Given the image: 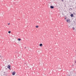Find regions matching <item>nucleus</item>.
<instances>
[{
  "instance_id": "2",
  "label": "nucleus",
  "mask_w": 76,
  "mask_h": 76,
  "mask_svg": "<svg viewBox=\"0 0 76 76\" xmlns=\"http://www.w3.org/2000/svg\"><path fill=\"white\" fill-rule=\"evenodd\" d=\"M7 67L9 69H10V65H9L7 66Z\"/></svg>"
},
{
  "instance_id": "6",
  "label": "nucleus",
  "mask_w": 76,
  "mask_h": 76,
  "mask_svg": "<svg viewBox=\"0 0 76 76\" xmlns=\"http://www.w3.org/2000/svg\"><path fill=\"white\" fill-rule=\"evenodd\" d=\"M39 46H40V47H42V44H40L39 45Z\"/></svg>"
},
{
  "instance_id": "7",
  "label": "nucleus",
  "mask_w": 76,
  "mask_h": 76,
  "mask_svg": "<svg viewBox=\"0 0 76 76\" xmlns=\"http://www.w3.org/2000/svg\"><path fill=\"white\" fill-rule=\"evenodd\" d=\"M18 41H20V40H21V39L18 38Z\"/></svg>"
},
{
  "instance_id": "11",
  "label": "nucleus",
  "mask_w": 76,
  "mask_h": 76,
  "mask_svg": "<svg viewBox=\"0 0 76 76\" xmlns=\"http://www.w3.org/2000/svg\"><path fill=\"white\" fill-rule=\"evenodd\" d=\"M8 25H10V23H9L8 24Z\"/></svg>"
},
{
  "instance_id": "10",
  "label": "nucleus",
  "mask_w": 76,
  "mask_h": 76,
  "mask_svg": "<svg viewBox=\"0 0 76 76\" xmlns=\"http://www.w3.org/2000/svg\"><path fill=\"white\" fill-rule=\"evenodd\" d=\"M0 58H2V56H0Z\"/></svg>"
},
{
  "instance_id": "13",
  "label": "nucleus",
  "mask_w": 76,
  "mask_h": 76,
  "mask_svg": "<svg viewBox=\"0 0 76 76\" xmlns=\"http://www.w3.org/2000/svg\"><path fill=\"white\" fill-rule=\"evenodd\" d=\"M4 73H5V72H4Z\"/></svg>"
},
{
  "instance_id": "5",
  "label": "nucleus",
  "mask_w": 76,
  "mask_h": 76,
  "mask_svg": "<svg viewBox=\"0 0 76 76\" xmlns=\"http://www.w3.org/2000/svg\"><path fill=\"white\" fill-rule=\"evenodd\" d=\"M71 17H73L74 16H73V14H71L70 15Z\"/></svg>"
},
{
  "instance_id": "4",
  "label": "nucleus",
  "mask_w": 76,
  "mask_h": 76,
  "mask_svg": "<svg viewBox=\"0 0 76 76\" xmlns=\"http://www.w3.org/2000/svg\"><path fill=\"white\" fill-rule=\"evenodd\" d=\"M50 7L51 9H53V8H54V7L53 6H50Z\"/></svg>"
},
{
  "instance_id": "12",
  "label": "nucleus",
  "mask_w": 76,
  "mask_h": 76,
  "mask_svg": "<svg viewBox=\"0 0 76 76\" xmlns=\"http://www.w3.org/2000/svg\"><path fill=\"white\" fill-rule=\"evenodd\" d=\"M73 29H75V28H74V27H73Z\"/></svg>"
},
{
  "instance_id": "1",
  "label": "nucleus",
  "mask_w": 76,
  "mask_h": 76,
  "mask_svg": "<svg viewBox=\"0 0 76 76\" xmlns=\"http://www.w3.org/2000/svg\"><path fill=\"white\" fill-rule=\"evenodd\" d=\"M66 22H68V23L70 22V19H67L66 20Z\"/></svg>"
},
{
  "instance_id": "9",
  "label": "nucleus",
  "mask_w": 76,
  "mask_h": 76,
  "mask_svg": "<svg viewBox=\"0 0 76 76\" xmlns=\"http://www.w3.org/2000/svg\"><path fill=\"white\" fill-rule=\"evenodd\" d=\"M36 28H38V26H36Z\"/></svg>"
},
{
  "instance_id": "8",
  "label": "nucleus",
  "mask_w": 76,
  "mask_h": 76,
  "mask_svg": "<svg viewBox=\"0 0 76 76\" xmlns=\"http://www.w3.org/2000/svg\"><path fill=\"white\" fill-rule=\"evenodd\" d=\"M11 33V31H8L9 34H10Z\"/></svg>"
},
{
  "instance_id": "15",
  "label": "nucleus",
  "mask_w": 76,
  "mask_h": 76,
  "mask_svg": "<svg viewBox=\"0 0 76 76\" xmlns=\"http://www.w3.org/2000/svg\"><path fill=\"white\" fill-rule=\"evenodd\" d=\"M26 48V47H25V48Z\"/></svg>"
},
{
  "instance_id": "14",
  "label": "nucleus",
  "mask_w": 76,
  "mask_h": 76,
  "mask_svg": "<svg viewBox=\"0 0 76 76\" xmlns=\"http://www.w3.org/2000/svg\"><path fill=\"white\" fill-rule=\"evenodd\" d=\"M65 19H66V18H65Z\"/></svg>"
},
{
  "instance_id": "3",
  "label": "nucleus",
  "mask_w": 76,
  "mask_h": 76,
  "mask_svg": "<svg viewBox=\"0 0 76 76\" xmlns=\"http://www.w3.org/2000/svg\"><path fill=\"white\" fill-rule=\"evenodd\" d=\"M12 75H15V72H14L12 73Z\"/></svg>"
}]
</instances>
